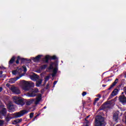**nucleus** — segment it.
I'll use <instances>...</instances> for the list:
<instances>
[{
	"label": "nucleus",
	"instance_id": "41",
	"mask_svg": "<svg viewBox=\"0 0 126 126\" xmlns=\"http://www.w3.org/2000/svg\"><path fill=\"white\" fill-rule=\"evenodd\" d=\"M2 74V71H0V75H1Z\"/></svg>",
	"mask_w": 126,
	"mask_h": 126
},
{
	"label": "nucleus",
	"instance_id": "38",
	"mask_svg": "<svg viewBox=\"0 0 126 126\" xmlns=\"http://www.w3.org/2000/svg\"><path fill=\"white\" fill-rule=\"evenodd\" d=\"M57 81H54V86H53V87H55V85H56V84H57Z\"/></svg>",
	"mask_w": 126,
	"mask_h": 126
},
{
	"label": "nucleus",
	"instance_id": "39",
	"mask_svg": "<svg viewBox=\"0 0 126 126\" xmlns=\"http://www.w3.org/2000/svg\"><path fill=\"white\" fill-rule=\"evenodd\" d=\"M2 90H3L2 87H0V92H1V91H2Z\"/></svg>",
	"mask_w": 126,
	"mask_h": 126
},
{
	"label": "nucleus",
	"instance_id": "4",
	"mask_svg": "<svg viewBox=\"0 0 126 126\" xmlns=\"http://www.w3.org/2000/svg\"><path fill=\"white\" fill-rule=\"evenodd\" d=\"M28 113V111L26 110H23L20 111L19 112L16 113L14 114V116L15 118H20V117H22V116H24L26 114Z\"/></svg>",
	"mask_w": 126,
	"mask_h": 126
},
{
	"label": "nucleus",
	"instance_id": "31",
	"mask_svg": "<svg viewBox=\"0 0 126 126\" xmlns=\"http://www.w3.org/2000/svg\"><path fill=\"white\" fill-rule=\"evenodd\" d=\"M23 68L24 69V72H26L27 71V69L26 68V66H23Z\"/></svg>",
	"mask_w": 126,
	"mask_h": 126
},
{
	"label": "nucleus",
	"instance_id": "5",
	"mask_svg": "<svg viewBox=\"0 0 126 126\" xmlns=\"http://www.w3.org/2000/svg\"><path fill=\"white\" fill-rule=\"evenodd\" d=\"M38 92H39V90L34 88L32 89L31 92L28 93L27 96H28V97H35V96H36V93H38Z\"/></svg>",
	"mask_w": 126,
	"mask_h": 126
},
{
	"label": "nucleus",
	"instance_id": "29",
	"mask_svg": "<svg viewBox=\"0 0 126 126\" xmlns=\"http://www.w3.org/2000/svg\"><path fill=\"white\" fill-rule=\"evenodd\" d=\"M20 60H21V58H20V56H18L16 61V63H17V64L19 63V61H20Z\"/></svg>",
	"mask_w": 126,
	"mask_h": 126
},
{
	"label": "nucleus",
	"instance_id": "21",
	"mask_svg": "<svg viewBox=\"0 0 126 126\" xmlns=\"http://www.w3.org/2000/svg\"><path fill=\"white\" fill-rule=\"evenodd\" d=\"M113 119L115 122L118 121V119H119V115L117 113H115L113 115Z\"/></svg>",
	"mask_w": 126,
	"mask_h": 126
},
{
	"label": "nucleus",
	"instance_id": "17",
	"mask_svg": "<svg viewBox=\"0 0 126 126\" xmlns=\"http://www.w3.org/2000/svg\"><path fill=\"white\" fill-rule=\"evenodd\" d=\"M43 80L41 79H39L36 81V86L37 87H40V86H41L42 82Z\"/></svg>",
	"mask_w": 126,
	"mask_h": 126
},
{
	"label": "nucleus",
	"instance_id": "12",
	"mask_svg": "<svg viewBox=\"0 0 126 126\" xmlns=\"http://www.w3.org/2000/svg\"><path fill=\"white\" fill-rule=\"evenodd\" d=\"M30 77L32 80H37V79H39V76L35 73H32Z\"/></svg>",
	"mask_w": 126,
	"mask_h": 126
},
{
	"label": "nucleus",
	"instance_id": "10",
	"mask_svg": "<svg viewBox=\"0 0 126 126\" xmlns=\"http://www.w3.org/2000/svg\"><path fill=\"white\" fill-rule=\"evenodd\" d=\"M7 107L9 112H14L15 109L14 108V106H13V104H12V102L9 103Z\"/></svg>",
	"mask_w": 126,
	"mask_h": 126
},
{
	"label": "nucleus",
	"instance_id": "46",
	"mask_svg": "<svg viewBox=\"0 0 126 126\" xmlns=\"http://www.w3.org/2000/svg\"><path fill=\"white\" fill-rule=\"evenodd\" d=\"M121 126V125H117V126Z\"/></svg>",
	"mask_w": 126,
	"mask_h": 126
},
{
	"label": "nucleus",
	"instance_id": "19",
	"mask_svg": "<svg viewBox=\"0 0 126 126\" xmlns=\"http://www.w3.org/2000/svg\"><path fill=\"white\" fill-rule=\"evenodd\" d=\"M15 61V57L14 56H13L9 62V65H10V64H12V63H13Z\"/></svg>",
	"mask_w": 126,
	"mask_h": 126
},
{
	"label": "nucleus",
	"instance_id": "40",
	"mask_svg": "<svg viewBox=\"0 0 126 126\" xmlns=\"http://www.w3.org/2000/svg\"><path fill=\"white\" fill-rule=\"evenodd\" d=\"M97 97H99V98H101V95L100 94H97Z\"/></svg>",
	"mask_w": 126,
	"mask_h": 126
},
{
	"label": "nucleus",
	"instance_id": "27",
	"mask_svg": "<svg viewBox=\"0 0 126 126\" xmlns=\"http://www.w3.org/2000/svg\"><path fill=\"white\" fill-rule=\"evenodd\" d=\"M14 122L16 124H18V123H21V122H22V119H20L19 120H15V121H14Z\"/></svg>",
	"mask_w": 126,
	"mask_h": 126
},
{
	"label": "nucleus",
	"instance_id": "11",
	"mask_svg": "<svg viewBox=\"0 0 126 126\" xmlns=\"http://www.w3.org/2000/svg\"><path fill=\"white\" fill-rule=\"evenodd\" d=\"M119 99L120 102L122 103V104H125L126 103V97L125 95H120L119 96Z\"/></svg>",
	"mask_w": 126,
	"mask_h": 126
},
{
	"label": "nucleus",
	"instance_id": "32",
	"mask_svg": "<svg viewBox=\"0 0 126 126\" xmlns=\"http://www.w3.org/2000/svg\"><path fill=\"white\" fill-rule=\"evenodd\" d=\"M34 116V113H31L30 114V118L31 119H32V117Z\"/></svg>",
	"mask_w": 126,
	"mask_h": 126
},
{
	"label": "nucleus",
	"instance_id": "20",
	"mask_svg": "<svg viewBox=\"0 0 126 126\" xmlns=\"http://www.w3.org/2000/svg\"><path fill=\"white\" fill-rule=\"evenodd\" d=\"M58 72V68L57 67L54 68L53 69V73H52V77L56 76L57 73Z\"/></svg>",
	"mask_w": 126,
	"mask_h": 126
},
{
	"label": "nucleus",
	"instance_id": "36",
	"mask_svg": "<svg viewBox=\"0 0 126 126\" xmlns=\"http://www.w3.org/2000/svg\"><path fill=\"white\" fill-rule=\"evenodd\" d=\"M54 68V66H53V65H50L49 67V69H53Z\"/></svg>",
	"mask_w": 126,
	"mask_h": 126
},
{
	"label": "nucleus",
	"instance_id": "43",
	"mask_svg": "<svg viewBox=\"0 0 126 126\" xmlns=\"http://www.w3.org/2000/svg\"><path fill=\"white\" fill-rule=\"evenodd\" d=\"M102 87H106V85H102Z\"/></svg>",
	"mask_w": 126,
	"mask_h": 126
},
{
	"label": "nucleus",
	"instance_id": "23",
	"mask_svg": "<svg viewBox=\"0 0 126 126\" xmlns=\"http://www.w3.org/2000/svg\"><path fill=\"white\" fill-rule=\"evenodd\" d=\"M110 101H107V102L104 103L103 104V106H104V108H108V107H109V106H110Z\"/></svg>",
	"mask_w": 126,
	"mask_h": 126
},
{
	"label": "nucleus",
	"instance_id": "30",
	"mask_svg": "<svg viewBox=\"0 0 126 126\" xmlns=\"http://www.w3.org/2000/svg\"><path fill=\"white\" fill-rule=\"evenodd\" d=\"M99 100H100V98H95L94 99V105H96V103H97V101H99Z\"/></svg>",
	"mask_w": 126,
	"mask_h": 126
},
{
	"label": "nucleus",
	"instance_id": "34",
	"mask_svg": "<svg viewBox=\"0 0 126 126\" xmlns=\"http://www.w3.org/2000/svg\"><path fill=\"white\" fill-rule=\"evenodd\" d=\"M4 123V121H3V120H0V126H2Z\"/></svg>",
	"mask_w": 126,
	"mask_h": 126
},
{
	"label": "nucleus",
	"instance_id": "3",
	"mask_svg": "<svg viewBox=\"0 0 126 126\" xmlns=\"http://www.w3.org/2000/svg\"><path fill=\"white\" fill-rule=\"evenodd\" d=\"M13 101L15 104L21 105V106H23L25 104L24 99L17 96L13 97Z\"/></svg>",
	"mask_w": 126,
	"mask_h": 126
},
{
	"label": "nucleus",
	"instance_id": "9",
	"mask_svg": "<svg viewBox=\"0 0 126 126\" xmlns=\"http://www.w3.org/2000/svg\"><path fill=\"white\" fill-rule=\"evenodd\" d=\"M50 59H51V60H56L57 59V56H53L51 57H50V56H46L44 59V62L45 63H48L49 62V60H50Z\"/></svg>",
	"mask_w": 126,
	"mask_h": 126
},
{
	"label": "nucleus",
	"instance_id": "33",
	"mask_svg": "<svg viewBox=\"0 0 126 126\" xmlns=\"http://www.w3.org/2000/svg\"><path fill=\"white\" fill-rule=\"evenodd\" d=\"M87 94V93L86 92H83L82 94V95L83 97H84V96H85V95H86Z\"/></svg>",
	"mask_w": 126,
	"mask_h": 126
},
{
	"label": "nucleus",
	"instance_id": "6",
	"mask_svg": "<svg viewBox=\"0 0 126 126\" xmlns=\"http://www.w3.org/2000/svg\"><path fill=\"white\" fill-rule=\"evenodd\" d=\"M11 91L14 93V94H20V90H19V89L18 88L14 86H12L10 88Z\"/></svg>",
	"mask_w": 126,
	"mask_h": 126
},
{
	"label": "nucleus",
	"instance_id": "7",
	"mask_svg": "<svg viewBox=\"0 0 126 126\" xmlns=\"http://www.w3.org/2000/svg\"><path fill=\"white\" fill-rule=\"evenodd\" d=\"M41 100H42V94H38L37 95V97L34 99V104L35 105H38L40 102H41Z\"/></svg>",
	"mask_w": 126,
	"mask_h": 126
},
{
	"label": "nucleus",
	"instance_id": "24",
	"mask_svg": "<svg viewBox=\"0 0 126 126\" xmlns=\"http://www.w3.org/2000/svg\"><path fill=\"white\" fill-rule=\"evenodd\" d=\"M52 85V82H49L46 87V89H49L50 88L51 86Z\"/></svg>",
	"mask_w": 126,
	"mask_h": 126
},
{
	"label": "nucleus",
	"instance_id": "25",
	"mask_svg": "<svg viewBox=\"0 0 126 126\" xmlns=\"http://www.w3.org/2000/svg\"><path fill=\"white\" fill-rule=\"evenodd\" d=\"M11 119H12V118L10 117V114H8L6 117L5 118V120L6 121H7V122H9V121Z\"/></svg>",
	"mask_w": 126,
	"mask_h": 126
},
{
	"label": "nucleus",
	"instance_id": "2",
	"mask_svg": "<svg viewBox=\"0 0 126 126\" xmlns=\"http://www.w3.org/2000/svg\"><path fill=\"white\" fill-rule=\"evenodd\" d=\"M95 126H105L106 123H105V119L104 117L101 116H97L95 119Z\"/></svg>",
	"mask_w": 126,
	"mask_h": 126
},
{
	"label": "nucleus",
	"instance_id": "22",
	"mask_svg": "<svg viewBox=\"0 0 126 126\" xmlns=\"http://www.w3.org/2000/svg\"><path fill=\"white\" fill-rule=\"evenodd\" d=\"M18 78H17V79H16V78H13L10 79L9 82H10V83H14V82H15V81H16V80H17Z\"/></svg>",
	"mask_w": 126,
	"mask_h": 126
},
{
	"label": "nucleus",
	"instance_id": "15",
	"mask_svg": "<svg viewBox=\"0 0 126 126\" xmlns=\"http://www.w3.org/2000/svg\"><path fill=\"white\" fill-rule=\"evenodd\" d=\"M21 72V69H16L15 70H13L12 71V74L15 75V74H19Z\"/></svg>",
	"mask_w": 126,
	"mask_h": 126
},
{
	"label": "nucleus",
	"instance_id": "13",
	"mask_svg": "<svg viewBox=\"0 0 126 126\" xmlns=\"http://www.w3.org/2000/svg\"><path fill=\"white\" fill-rule=\"evenodd\" d=\"M118 82H119V79H116L114 82H113V84L110 86L109 88H108V90H111L112 88L114 87V86H116V84H117Z\"/></svg>",
	"mask_w": 126,
	"mask_h": 126
},
{
	"label": "nucleus",
	"instance_id": "42",
	"mask_svg": "<svg viewBox=\"0 0 126 126\" xmlns=\"http://www.w3.org/2000/svg\"><path fill=\"white\" fill-rule=\"evenodd\" d=\"M125 116L126 123V112L125 113Z\"/></svg>",
	"mask_w": 126,
	"mask_h": 126
},
{
	"label": "nucleus",
	"instance_id": "8",
	"mask_svg": "<svg viewBox=\"0 0 126 126\" xmlns=\"http://www.w3.org/2000/svg\"><path fill=\"white\" fill-rule=\"evenodd\" d=\"M7 113V111L6 110V108H3L0 111V119H2V116H6V114Z\"/></svg>",
	"mask_w": 126,
	"mask_h": 126
},
{
	"label": "nucleus",
	"instance_id": "28",
	"mask_svg": "<svg viewBox=\"0 0 126 126\" xmlns=\"http://www.w3.org/2000/svg\"><path fill=\"white\" fill-rule=\"evenodd\" d=\"M90 116H87L85 119V123H86V124H89L90 122L89 120H87V119H88L89 118Z\"/></svg>",
	"mask_w": 126,
	"mask_h": 126
},
{
	"label": "nucleus",
	"instance_id": "37",
	"mask_svg": "<svg viewBox=\"0 0 126 126\" xmlns=\"http://www.w3.org/2000/svg\"><path fill=\"white\" fill-rule=\"evenodd\" d=\"M46 67H47V65H43L42 66V69H45V68H46Z\"/></svg>",
	"mask_w": 126,
	"mask_h": 126
},
{
	"label": "nucleus",
	"instance_id": "45",
	"mask_svg": "<svg viewBox=\"0 0 126 126\" xmlns=\"http://www.w3.org/2000/svg\"><path fill=\"white\" fill-rule=\"evenodd\" d=\"M46 108H47V107L44 106V107H43V109H46Z\"/></svg>",
	"mask_w": 126,
	"mask_h": 126
},
{
	"label": "nucleus",
	"instance_id": "1",
	"mask_svg": "<svg viewBox=\"0 0 126 126\" xmlns=\"http://www.w3.org/2000/svg\"><path fill=\"white\" fill-rule=\"evenodd\" d=\"M20 86L25 91H29L30 87L34 86V83L32 82H28L25 80H22L20 83Z\"/></svg>",
	"mask_w": 126,
	"mask_h": 126
},
{
	"label": "nucleus",
	"instance_id": "35",
	"mask_svg": "<svg viewBox=\"0 0 126 126\" xmlns=\"http://www.w3.org/2000/svg\"><path fill=\"white\" fill-rule=\"evenodd\" d=\"M83 126H89V123H86V122H85Z\"/></svg>",
	"mask_w": 126,
	"mask_h": 126
},
{
	"label": "nucleus",
	"instance_id": "44",
	"mask_svg": "<svg viewBox=\"0 0 126 126\" xmlns=\"http://www.w3.org/2000/svg\"><path fill=\"white\" fill-rule=\"evenodd\" d=\"M37 118V116H35L34 119H33V121H34L35 120V119H36Z\"/></svg>",
	"mask_w": 126,
	"mask_h": 126
},
{
	"label": "nucleus",
	"instance_id": "26",
	"mask_svg": "<svg viewBox=\"0 0 126 126\" xmlns=\"http://www.w3.org/2000/svg\"><path fill=\"white\" fill-rule=\"evenodd\" d=\"M49 78H50V76H47L45 78L44 84L42 85L43 86H45V84L47 83V81L49 80Z\"/></svg>",
	"mask_w": 126,
	"mask_h": 126
},
{
	"label": "nucleus",
	"instance_id": "14",
	"mask_svg": "<svg viewBox=\"0 0 126 126\" xmlns=\"http://www.w3.org/2000/svg\"><path fill=\"white\" fill-rule=\"evenodd\" d=\"M117 94H118V89L114 90L112 92L110 96L109 97V99H111L113 98V96H116V95H117Z\"/></svg>",
	"mask_w": 126,
	"mask_h": 126
},
{
	"label": "nucleus",
	"instance_id": "18",
	"mask_svg": "<svg viewBox=\"0 0 126 126\" xmlns=\"http://www.w3.org/2000/svg\"><path fill=\"white\" fill-rule=\"evenodd\" d=\"M35 101V99H29V100H28L27 102H26V105L27 106H29L30 105H31V104H32V103L33 102H34Z\"/></svg>",
	"mask_w": 126,
	"mask_h": 126
},
{
	"label": "nucleus",
	"instance_id": "16",
	"mask_svg": "<svg viewBox=\"0 0 126 126\" xmlns=\"http://www.w3.org/2000/svg\"><path fill=\"white\" fill-rule=\"evenodd\" d=\"M41 57H42V55H38L35 58L33 59V61L34 62V63H38V62L40 61Z\"/></svg>",
	"mask_w": 126,
	"mask_h": 126
}]
</instances>
